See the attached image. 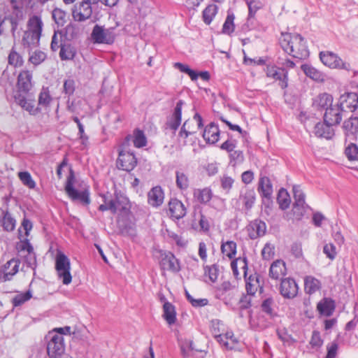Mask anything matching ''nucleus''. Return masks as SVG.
Here are the masks:
<instances>
[{
    "mask_svg": "<svg viewBox=\"0 0 358 358\" xmlns=\"http://www.w3.org/2000/svg\"><path fill=\"white\" fill-rule=\"evenodd\" d=\"M133 143L136 148H143L146 145L147 139L142 131L136 130L134 131Z\"/></svg>",
    "mask_w": 358,
    "mask_h": 358,
    "instance_id": "obj_56",
    "label": "nucleus"
},
{
    "mask_svg": "<svg viewBox=\"0 0 358 358\" xmlns=\"http://www.w3.org/2000/svg\"><path fill=\"white\" fill-rule=\"evenodd\" d=\"M75 51L70 45H61L59 57L62 60H70L73 59Z\"/></svg>",
    "mask_w": 358,
    "mask_h": 358,
    "instance_id": "obj_57",
    "label": "nucleus"
},
{
    "mask_svg": "<svg viewBox=\"0 0 358 358\" xmlns=\"http://www.w3.org/2000/svg\"><path fill=\"white\" fill-rule=\"evenodd\" d=\"M176 183L179 189L181 191H186L189 187V179L188 176L182 171H176Z\"/></svg>",
    "mask_w": 358,
    "mask_h": 358,
    "instance_id": "obj_41",
    "label": "nucleus"
},
{
    "mask_svg": "<svg viewBox=\"0 0 358 358\" xmlns=\"http://www.w3.org/2000/svg\"><path fill=\"white\" fill-rule=\"evenodd\" d=\"M334 308V302L330 299L325 298L320 301L317 304V310L322 315L325 316H330L332 315Z\"/></svg>",
    "mask_w": 358,
    "mask_h": 358,
    "instance_id": "obj_38",
    "label": "nucleus"
},
{
    "mask_svg": "<svg viewBox=\"0 0 358 358\" xmlns=\"http://www.w3.org/2000/svg\"><path fill=\"white\" fill-rule=\"evenodd\" d=\"M213 335L217 341L224 345L227 349L233 350L236 348L238 341L231 331H227L224 334H217L215 328L214 327L213 329Z\"/></svg>",
    "mask_w": 358,
    "mask_h": 358,
    "instance_id": "obj_20",
    "label": "nucleus"
},
{
    "mask_svg": "<svg viewBox=\"0 0 358 358\" xmlns=\"http://www.w3.org/2000/svg\"><path fill=\"white\" fill-rule=\"evenodd\" d=\"M14 99L16 103L31 115H36L41 112V109L35 105L34 97H26L19 92L14 96Z\"/></svg>",
    "mask_w": 358,
    "mask_h": 358,
    "instance_id": "obj_13",
    "label": "nucleus"
},
{
    "mask_svg": "<svg viewBox=\"0 0 358 358\" xmlns=\"http://www.w3.org/2000/svg\"><path fill=\"white\" fill-rule=\"evenodd\" d=\"M203 127V119L199 113H195L192 120H186L182 126L178 136L184 139V143H186L185 139L188 136L196 133L197 130Z\"/></svg>",
    "mask_w": 358,
    "mask_h": 358,
    "instance_id": "obj_7",
    "label": "nucleus"
},
{
    "mask_svg": "<svg viewBox=\"0 0 358 358\" xmlns=\"http://www.w3.org/2000/svg\"><path fill=\"white\" fill-rule=\"evenodd\" d=\"M287 273L285 263L282 260L273 262L269 269V276L275 280L282 279Z\"/></svg>",
    "mask_w": 358,
    "mask_h": 358,
    "instance_id": "obj_26",
    "label": "nucleus"
},
{
    "mask_svg": "<svg viewBox=\"0 0 358 358\" xmlns=\"http://www.w3.org/2000/svg\"><path fill=\"white\" fill-rule=\"evenodd\" d=\"M234 291L235 289L231 284L229 281H225L217 289L216 296L217 298L224 300L226 294H234Z\"/></svg>",
    "mask_w": 358,
    "mask_h": 358,
    "instance_id": "obj_49",
    "label": "nucleus"
},
{
    "mask_svg": "<svg viewBox=\"0 0 358 358\" xmlns=\"http://www.w3.org/2000/svg\"><path fill=\"white\" fill-rule=\"evenodd\" d=\"M341 112L338 105H333L327 108L324 114V121L332 126L339 124L342 120Z\"/></svg>",
    "mask_w": 358,
    "mask_h": 358,
    "instance_id": "obj_18",
    "label": "nucleus"
},
{
    "mask_svg": "<svg viewBox=\"0 0 358 358\" xmlns=\"http://www.w3.org/2000/svg\"><path fill=\"white\" fill-rule=\"evenodd\" d=\"M47 57L46 54L41 50H35L29 55V62L35 66L41 64Z\"/></svg>",
    "mask_w": 358,
    "mask_h": 358,
    "instance_id": "obj_54",
    "label": "nucleus"
},
{
    "mask_svg": "<svg viewBox=\"0 0 358 358\" xmlns=\"http://www.w3.org/2000/svg\"><path fill=\"white\" fill-rule=\"evenodd\" d=\"M301 69L306 76L310 79L317 82H323L324 80V74L313 67L312 65L304 64L301 65Z\"/></svg>",
    "mask_w": 358,
    "mask_h": 358,
    "instance_id": "obj_31",
    "label": "nucleus"
},
{
    "mask_svg": "<svg viewBox=\"0 0 358 358\" xmlns=\"http://www.w3.org/2000/svg\"><path fill=\"white\" fill-rule=\"evenodd\" d=\"M18 177L22 184L30 189L36 187V182L32 179L31 174L28 171H22L18 173Z\"/></svg>",
    "mask_w": 358,
    "mask_h": 358,
    "instance_id": "obj_55",
    "label": "nucleus"
},
{
    "mask_svg": "<svg viewBox=\"0 0 358 358\" xmlns=\"http://www.w3.org/2000/svg\"><path fill=\"white\" fill-rule=\"evenodd\" d=\"M43 23L41 18L37 15L31 17L27 22V31L41 36Z\"/></svg>",
    "mask_w": 358,
    "mask_h": 358,
    "instance_id": "obj_32",
    "label": "nucleus"
},
{
    "mask_svg": "<svg viewBox=\"0 0 358 358\" xmlns=\"http://www.w3.org/2000/svg\"><path fill=\"white\" fill-rule=\"evenodd\" d=\"M93 8L84 1L75 4L72 8L73 20L77 22H84L88 20L92 16Z\"/></svg>",
    "mask_w": 358,
    "mask_h": 358,
    "instance_id": "obj_10",
    "label": "nucleus"
},
{
    "mask_svg": "<svg viewBox=\"0 0 358 358\" xmlns=\"http://www.w3.org/2000/svg\"><path fill=\"white\" fill-rule=\"evenodd\" d=\"M194 198L201 203H207L213 196L212 191L210 188L195 189L193 192Z\"/></svg>",
    "mask_w": 358,
    "mask_h": 358,
    "instance_id": "obj_35",
    "label": "nucleus"
},
{
    "mask_svg": "<svg viewBox=\"0 0 358 358\" xmlns=\"http://www.w3.org/2000/svg\"><path fill=\"white\" fill-rule=\"evenodd\" d=\"M277 201L280 209L285 210L289 208L290 204V199L286 189L281 188L279 190Z\"/></svg>",
    "mask_w": 358,
    "mask_h": 358,
    "instance_id": "obj_48",
    "label": "nucleus"
},
{
    "mask_svg": "<svg viewBox=\"0 0 358 358\" xmlns=\"http://www.w3.org/2000/svg\"><path fill=\"white\" fill-rule=\"evenodd\" d=\"M234 18L233 13L228 12L227 18L222 27V33L225 34H231L234 31Z\"/></svg>",
    "mask_w": 358,
    "mask_h": 358,
    "instance_id": "obj_52",
    "label": "nucleus"
},
{
    "mask_svg": "<svg viewBox=\"0 0 358 358\" xmlns=\"http://www.w3.org/2000/svg\"><path fill=\"white\" fill-rule=\"evenodd\" d=\"M265 71L267 77L279 81L282 89L287 87V72L284 71V69H278L275 66H267Z\"/></svg>",
    "mask_w": 358,
    "mask_h": 358,
    "instance_id": "obj_15",
    "label": "nucleus"
},
{
    "mask_svg": "<svg viewBox=\"0 0 358 358\" xmlns=\"http://www.w3.org/2000/svg\"><path fill=\"white\" fill-rule=\"evenodd\" d=\"M137 159L135 155L127 150L123 144L119 150L117 162V167L126 171H132L136 166Z\"/></svg>",
    "mask_w": 358,
    "mask_h": 358,
    "instance_id": "obj_8",
    "label": "nucleus"
},
{
    "mask_svg": "<svg viewBox=\"0 0 358 358\" xmlns=\"http://www.w3.org/2000/svg\"><path fill=\"white\" fill-rule=\"evenodd\" d=\"M341 111L348 109L355 111L358 107V96L356 93H346L340 97L339 104Z\"/></svg>",
    "mask_w": 358,
    "mask_h": 358,
    "instance_id": "obj_17",
    "label": "nucleus"
},
{
    "mask_svg": "<svg viewBox=\"0 0 358 358\" xmlns=\"http://www.w3.org/2000/svg\"><path fill=\"white\" fill-rule=\"evenodd\" d=\"M169 209L171 215L177 220L181 219L187 213L184 204L177 199H171L169 203Z\"/></svg>",
    "mask_w": 358,
    "mask_h": 358,
    "instance_id": "obj_25",
    "label": "nucleus"
},
{
    "mask_svg": "<svg viewBox=\"0 0 358 358\" xmlns=\"http://www.w3.org/2000/svg\"><path fill=\"white\" fill-rule=\"evenodd\" d=\"M345 143L348 141H357L358 139V117H350L343 124Z\"/></svg>",
    "mask_w": 358,
    "mask_h": 358,
    "instance_id": "obj_11",
    "label": "nucleus"
},
{
    "mask_svg": "<svg viewBox=\"0 0 358 358\" xmlns=\"http://www.w3.org/2000/svg\"><path fill=\"white\" fill-rule=\"evenodd\" d=\"M221 252L229 259H234L236 254V243L233 241L222 242L221 245Z\"/></svg>",
    "mask_w": 358,
    "mask_h": 358,
    "instance_id": "obj_40",
    "label": "nucleus"
},
{
    "mask_svg": "<svg viewBox=\"0 0 358 358\" xmlns=\"http://www.w3.org/2000/svg\"><path fill=\"white\" fill-rule=\"evenodd\" d=\"M321 283L313 276L308 275L304 278V289L306 293L312 294L320 289Z\"/></svg>",
    "mask_w": 358,
    "mask_h": 358,
    "instance_id": "obj_37",
    "label": "nucleus"
},
{
    "mask_svg": "<svg viewBox=\"0 0 358 358\" xmlns=\"http://www.w3.org/2000/svg\"><path fill=\"white\" fill-rule=\"evenodd\" d=\"M321 62L331 69H339L349 71L350 66L344 62L336 54L332 52H321L320 53Z\"/></svg>",
    "mask_w": 358,
    "mask_h": 358,
    "instance_id": "obj_9",
    "label": "nucleus"
},
{
    "mask_svg": "<svg viewBox=\"0 0 358 358\" xmlns=\"http://www.w3.org/2000/svg\"><path fill=\"white\" fill-rule=\"evenodd\" d=\"M163 317L169 325L176 322V312L175 306L170 302L166 301L163 305Z\"/></svg>",
    "mask_w": 358,
    "mask_h": 358,
    "instance_id": "obj_36",
    "label": "nucleus"
},
{
    "mask_svg": "<svg viewBox=\"0 0 358 358\" xmlns=\"http://www.w3.org/2000/svg\"><path fill=\"white\" fill-rule=\"evenodd\" d=\"M115 28H106L104 26L96 24L92 29L91 38L94 43L113 44L115 40Z\"/></svg>",
    "mask_w": 358,
    "mask_h": 358,
    "instance_id": "obj_3",
    "label": "nucleus"
},
{
    "mask_svg": "<svg viewBox=\"0 0 358 358\" xmlns=\"http://www.w3.org/2000/svg\"><path fill=\"white\" fill-rule=\"evenodd\" d=\"M55 269L59 278L62 280L64 285H69L71 282L72 276L70 273V259L61 252H59L56 255Z\"/></svg>",
    "mask_w": 358,
    "mask_h": 358,
    "instance_id": "obj_4",
    "label": "nucleus"
},
{
    "mask_svg": "<svg viewBox=\"0 0 358 358\" xmlns=\"http://www.w3.org/2000/svg\"><path fill=\"white\" fill-rule=\"evenodd\" d=\"M40 38L41 37L38 35L25 31L22 36V43L24 48L31 50L39 45Z\"/></svg>",
    "mask_w": 358,
    "mask_h": 358,
    "instance_id": "obj_33",
    "label": "nucleus"
},
{
    "mask_svg": "<svg viewBox=\"0 0 358 358\" xmlns=\"http://www.w3.org/2000/svg\"><path fill=\"white\" fill-rule=\"evenodd\" d=\"M185 295L187 299V300L190 302V303L194 307H203L208 304V301L207 299H194L189 293L187 291H185Z\"/></svg>",
    "mask_w": 358,
    "mask_h": 358,
    "instance_id": "obj_62",
    "label": "nucleus"
},
{
    "mask_svg": "<svg viewBox=\"0 0 358 358\" xmlns=\"http://www.w3.org/2000/svg\"><path fill=\"white\" fill-rule=\"evenodd\" d=\"M275 255V247L270 243L265 244L262 250V256L264 259L269 260L273 257Z\"/></svg>",
    "mask_w": 358,
    "mask_h": 358,
    "instance_id": "obj_60",
    "label": "nucleus"
},
{
    "mask_svg": "<svg viewBox=\"0 0 358 358\" xmlns=\"http://www.w3.org/2000/svg\"><path fill=\"white\" fill-rule=\"evenodd\" d=\"M160 264L164 270H169L175 273L180 271L179 262L171 252H164L162 255Z\"/></svg>",
    "mask_w": 358,
    "mask_h": 358,
    "instance_id": "obj_21",
    "label": "nucleus"
},
{
    "mask_svg": "<svg viewBox=\"0 0 358 358\" xmlns=\"http://www.w3.org/2000/svg\"><path fill=\"white\" fill-rule=\"evenodd\" d=\"M234 182V180L228 176H224L221 178V186L222 188L225 190L227 192H229L231 189L233 184Z\"/></svg>",
    "mask_w": 358,
    "mask_h": 358,
    "instance_id": "obj_64",
    "label": "nucleus"
},
{
    "mask_svg": "<svg viewBox=\"0 0 358 358\" xmlns=\"http://www.w3.org/2000/svg\"><path fill=\"white\" fill-rule=\"evenodd\" d=\"M333 97L331 94L327 93H323L320 94L315 99L314 104L322 109L327 110V108H329L333 106Z\"/></svg>",
    "mask_w": 358,
    "mask_h": 358,
    "instance_id": "obj_42",
    "label": "nucleus"
},
{
    "mask_svg": "<svg viewBox=\"0 0 358 358\" xmlns=\"http://www.w3.org/2000/svg\"><path fill=\"white\" fill-rule=\"evenodd\" d=\"M76 89L75 81L73 79H68L64 82L63 92L68 96L72 95Z\"/></svg>",
    "mask_w": 358,
    "mask_h": 358,
    "instance_id": "obj_63",
    "label": "nucleus"
},
{
    "mask_svg": "<svg viewBox=\"0 0 358 358\" xmlns=\"http://www.w3.org/2000/svg\"><path fill=\"white\" fill-rule=\"evenodd\" d=\"M118 224L122 233L133 236L135 234L134 224L131 222H125L123 219L119 218Z\"/></svg>",
    "mask_w": 358,
    "mask_h": 358,
    "instance_id": "obj_58",
    "label": "nucleus"
},
{
    "mask_svg": "<svg viewBox=\"0 0 358 358\" xmlns=\"http://www.w3.org/2000/svg\"><path fill=\"white\" fill-rule=\"evenodd\" d=\"M15 224L16 221L11 214L8 211L3 213V216L1 220V225L3 228L7 231H12L14 230Z\"/></svg>",
    "mask_w": 358,
    "mask_h": 358,
    "instance_id": "obj_47",
    "label": "nucleus"
},
{
    "mask_svg": "<svg viewBox=\"0 0 358 358\" xmlns=\"http://www.w3.org/2000/svg\"><path fill=\"white\" fill-rule=\"evenodd\" d=\"M279 291L285 299H292L297 296L299 287L294 279L285 278L281 280Z\"/></svg>",
    "mask_w": 358,
    "mask_h": 358,
    "instance_id": "obj_12",
    "label": "nucleus"
},
{
    "mask_svg": "<svg viewBox=\"0 0 358 358\" xmlns=\"http://www.w3.org/2000/svg\"><path fill=\"white\" fill-rule=\"evenodd\" d=\"M47 353L49 358H73L65 353L64 337L61 335L51 337L47 345Z\"/></svg>",
    "mask_w": 358,
    "mask_h": 358,
    "instance_id": "obj_6",
    "label": "nucleus"
},
{
    "mask_svg": "<svg viewBox=\"0 0 358 358\" xmlns=\"http://www.w3.org/2000/svg\"><path fill=\"white\" fill-rule=\"evenodd\" d=\"M8 63L9 64L14 66H20L23 63L22 56L17 53L14 48H13L8 55Z\"/></svg>",
    "mask_w": 358,
    "mask_h": 358,
    "instance_id": "obj_59",
    "label": "nucleus"
},
{
    "mask_svg": "<svg viewBox=\"0 0 358 358\" xmlns=\"http://www.w3.org/2000/svg\"><path fill=\"white\" fill-rule=\"evenodd\" d=\"M294 194V207L293 210L294 213H298L299 215L302 216L305 209V194L303 192L299 185H294L292 187Z\"/></svg>",
    "mask_w": 358,
    "mask_h": 358,
    "instance_id": "obj_16",
    "label": "nucleus"
},
{
    "mask_svg": "<svg viewBox=\"0 0 358 358\" xmlns=\"http://www.w3.org/2000/svg\"><path fill=\"white\" fill-rule=\"evenodd\" d=\"M52 17L58 27H63L67 22L69 17L64 10L55 8L52 12Z\"/></svg>",
    "mask_w": 358,
    "mask_h": 358,
    "instance_id": "obj_39",
    "label": "nucleus"
},
{
    "mask_svg": "<svg viewBox=\"0 0 358 358\" xmlns=\"http://www.w3.org/2000/svg\"><path fill=\"white\" fill-rule=\"evenodd\" d=\"M356 141L348 142L345 144V155L349 161H358V145L355 143Z\"/></svg>",
    "mask_w": 358,
    "mask_h": 358,
    "instance_id": "obj_43",
    "label": "nucleus"
},
{
    "mask_svg": "<svg viewBox=\"0 0 358 358\" xmlns=\"http://www.w3.org/2000/svg\"><path fill=\"white\" fill-rule=\"evenodd\" d=\"M246 3L249 10V17H253L262 6V3L257 0H248Z\"/></svg>",
    "mask_w": 358,
    "mask_h": 358,
    "instance_id": "obj_61",
    "label": "nucleus"
},
{
    "mask_svg": "<svg viewBox=\"0 0 358 358\" xmlns=\"http://www.w3.org/2000/svg\"><path fill=\"white\" fill-rule=\"evenodd\" d=\"M85 106V103L84 101L73 100L70 101V100H68L66 108L68 111L83 117L87 113L86 110L84 108Z\"/></svg>",
    "mask_w": 358,
    "mask_h": 358,
    "instance_id": "obj_34",
    "label": "nucleus"
},
{
    "mask_svg": "<svg viewBox=\"0 0 358 358\" xmlns=\"http://www.w3.org/2000/svg\"><path fill=\"white\" fill-rule=\"evenodd\" d=\"M202 136L206 143L214 144L220 138V129L214 122L208 124L203 132Z\"/></svg>",
    "mask_w": 358,
    "mask_h": 358,
    "instance_id": "obj_24",
    "label": "nucleus"
},
{
    "mask_svg": "<svg viewBox=\"0 0 358 358\" xmlns=\"http://www.w3.org/2000/svg\"><path fill=\"white\" fill-rule=\"evenodd\" d=\"M260 276L257 273L251 275L248 278L245 280V288L248 294L254 295L258 289L262 292V286L259 281Z\"/></svg>",
    "mask_w": 358,
    "mask_h": 358,
    "instance_id": "obj_30",
    "label": "nucleus"
},
{
    "mask_svg": "<svg viewBox=\"0 0 358 358\" xmlns=\"http://www.w3.org/2000/svg\"><path fill=\"white\" fill-rule=\"evenodd\" d=\"M258 191L262 197L270 200L273 194V186L271 180L266 177H261L259 181Z\"/></svg>",
    "mask_w": 358,
    "mask_h": 358,
    "instance_id": "obj_29",
    "label": "nucleus"
},
{
    "mask_svg": "<svg viewBox=\"0 0 358 358\" xmlns=\"http://www.w3.org/2000/svg\"><path fill=\"white\" fill-rule=\"evenodd\" d=\"M238 264H239L241 267V269L243 271L244 276H246L247 270H248V261L246 257H239L234 259L231 263V267L233 271V273L235 277L238 278L239 273L238 271Z\"/></svg>",
    "mask_w": 358,
    "mask_h": 358,
    "instance_id": "obj_45",
    "label": "nucleus"
},
{
    "mask_svg": "<svg viewBox=\"0 0 358 358\" xmlns=\"http://www.w3.org/2000/svg\"><path fill=\"white\" fill-rule=\"evenodd\" d=\"M266 226L265 222L259 220H255L250 222L248 227V236L251 239H256L265 234Z\"/></svg>",
    "mask_w": 358,
    "mask_h": 358,
    "instance_id": "obj_22",
    "label": "nucleus"
},
{
    "mask_svg": "<svg viewBox=\"0 0 358 358\" xmlns=\"http://www.w3.org/2000/svg\"><path fill=\"white\" fill-rule=\"evenodd\" d=\"M20 260L18 259L13 258L8 261L2 268L1 279L3 281L10 280L19 271Z\"/></svg>",
    "mask_w": 358,
    "mask_h": 358,
    "instance_id": "obj_19",
    "label": "nucleus"
},
{
    "mask_svg": "<svg viewBox=\"0 0 358 358\" xmlns=\"http://www.w3.org/2000/svg\"><path fill=\"white\" fill-rule=\"evenodd\" d=\"M279 43L283 50L293 57L303 59L309 56L306 42L299 34L282 33Z\"/></svg>",
    "mask_w": 358,
    "mask_h": 358,
    "instance_id": "obj_1",
    "label": "nucleus"
},
{
    "mask_svg": "<svg viewBox=\"0 0 358 358\" xmlns=\"http://www.w3.org/2000/svg\"><path fill=\"white\" fill-rule=\"evenodd\" d=\"M52 98L48 87H43L38 95V105L47 107L50 105Z\"/></svg>",
    "mask_w": 358,
    "mask_h": 358,
    "instance_id": "obj_50",
    "label": "nucleus"
},
{
    "mask_svg": "<svg viewBox=\"0 0 358 358\" xmlns=\"http://www.w3.org/2000/svg\"><path fill=\"white\" fill-rule=\"evenodd\" d=\"M240 200L242 201L247 210L250 209L255 201V192L253 189H246L244 193L240 196Z\"/></svg>",
    "mask_w": 358,
    "mask_h": 358,
    "instance_id": "obj_44",
    "label": "nucleus"
},
{
    "mask_svg": "<svg viewBox=\"0 0 358 358\" xmlns=\"http://www.w3.org/2000/svg\"><path fill=\"white\" fill-rule=\"evenodd\" d=\"M32 73L29 71H23L20 73L17 78V87L20 92H29L32 84Z\"/></svg>",
    "mask_w": 358,
    "mask_h": 358,
    "instance_id": "obj_27",
    "label": "nucleus"
},
{
    "mask_svg": "<svg viewBox=\"0 0 358 358\" xmlns=\"http://www.w3.org/2000/svg\"><path fill=\"white\" fill-rule=\"evenodd\" d=\"M74 181L75 176L73 171L71 170L65 185L66 194L73 201H79L85 206L89 205L90 203L89 188H85L81 191H78L73 187Z\"/></svg>",
    "mask_w": 358,
    "mask_h": 358,
    "instance_id": "obj_2",
    "label": "nucleus"
},
{
    "mask_svg": "<svg viewBox=\"0 0 358 358\" xmlns=\"http://www.w3.org/2000/svg\"><path fill=\"white\" fill-rule=\"evenodd\" d=\"M110 200V210L113 214L127 217L131 213V205L127 196L120 192H115L114 199Z\"/></svg>",
    "mask_w": 358,
    "mask_h": 358,
    "instance_id": "obj_5",
    "label": "nucleus"
},
{
    "mask_svg": "<svg viewBox=\"0 0 358 358\" xmlns=\"http://www.w3.org/2000/svg\"><path fill=\"white\" fill-rule=\"evenodd\" d=\"M164 192L161 187L156 186L152 188L148 194V201L153 207L161 206L164 201Z\"/></svg>",
    "mask_w": 358,
    "mask_h": 358,
    "instance_id": "obj_28",
    "label": "nucleus"
},
{
    "mask_svg": "<svg viewBox=\"0 0 358 358\" xmlns=\"http://www.w3.org/2000/svg\"><path fill=\"white\" fill-rule=\"evenodd\" d=\"M217 6L215 4L208 5L203 11V22L210 24L217 13Z\"/></svg>",
    "mask_w": 358,
    "mask_h": 358,
    "instance_id": "obj_46",
    "label": "nucleus"
},
{
    "mask_svg": "<svg viewBox=\"0 0 358 358\" xmlns=\"http://www.w3.org/2000/svg\"><path fill=\"white\" fill-rule=\"evenodd\" d=\"M17 249L22 251H27L29 253V256L31 257V261L29 262V266H32L33 265H35L36 257L34 253V248L27 240L18 245Z\"/></svg>",
    "mask_w": 358,
    "mask_h": 358,
    "instance_id": "obj_51",
    "label": "nucleus"
},
{
    "mask_svg": "<svg viewBox=\"0 0 358 358\" xmlns=\"http://www.w3.org/2000/svg\"><path fill=\"white\" fill-rule=\"evenodd\" d=\"M32 297V294L30 290H28L25 293H20L17 294L12 299L13 306L17 307L22 305L26 301H29Z\"/></svg>",
    "mask_w": 358,
    "mask_h": 358,
    "instance_id": "obj_53",
    "label": "nucleus"
},
{
    "mask_svg": "<svg viewBox=\"0 0 358 358\" xmlns=\"http://www.w3.org/2000/svg\"><path fill=\"white\" fill-rule=\"evenodd\" d=\"M314 134L317 137L329 140L331 139L335 135V131L332 125L324 121L323 122H318L315 124Z\"/></svg>",
    "mask_w": 358,
    "mask_h": 358,
    "instance_id": "obj_23",
    "label": "nucleus"
},
{
    "mask_svg": "<svg viewBox=\"0 0 358 358\" xmlns=\"http://www.w3.org/2000/svg\"><path fill=\"white\" fill-rule=\"evenodd\" d=\"M184 105V101L182 100H179L173 110L172 115L167 119L165 129H171L173 133L179 127L181 123V117H182V108Z\"/></svg>",
    "mask_w": 358,
    "mask_h": 358,
    "instance_id": "obj_14",
    "label": "nucleus"
}]
</instances>
